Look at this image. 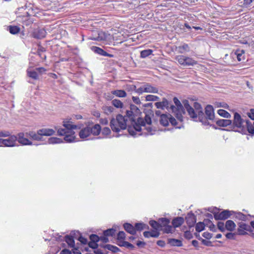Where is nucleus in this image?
<instances>
[{
    "instance_id": "4d7b16f0",
    "label": "nucleus",
    "mask_w": 254,
    "mask_h": 254,
    "mask_svg": "<svg viewBox=\"0 0 254 254\" xmlns=\"http://www.w3.org/2000/svg\"><path fill=\"white\" fill-rule=\"evenodd\" d=\"M101 131L104 135H109L111 133L110 129L108 127H104Z\"/></svg>"
},
{
    "instance_id": "680f3d73",
    "label": "nucleus",
    "mask_w": 254,
    "mask_h": 254,
    "mask_svg": "<svg viewBox=\"0 0 254 254\" xmlns=\"http://www.w3.org/2000/svg\"><path fill=\"white\" fill-rule=\"evenodd\" d=\"M10 135V133L8 131H0V137H5L9 136Z\"/></svg>"
},
{
    "instance_id": "412c9836",
    "label": "nucleus",
    "mask_w": 254,
    "mask_h": 254,
    "mask_svg": "<svg viewBox=\"0 0 254 254\" xmlns=\"http://www.w3.org/2000/svg\"><path fill=\"white\" fill-rule=\"evenodd\" d=\"M46 32L44 29H38L33 33L34 37L37 39H42L46 36Z\"/></svg>"
},
{
    "instance_id": "c03bdc74",
    "label": "nucleus",
    "mask_w": 254,
    "mask_h": 254,
    "mask_svg": "<svg viewBox=\"0 0 254 254\" xmlns=\"http://www.w3.org/2000/svg\"><path fill=\"white\" fill-rule=\"evenodd\" d=\"M9 31L12 34H16L20 31V28L16 26H9Z\"/></svg>"
},
{
    "instance_id": "338daca9",
    "label": "nucleus",
    "mask_w": 254,
    "mask_h": 254,
    "mask_svg": "<svg viewBox=\"0 0 254 254\" xmlns=\"http://www.w3.org/2000/svg\"><path fill=\"white\" fill-rule=\"evenodd\" d=\"M248 116L252 120L254 121V109H252L250 110V112L248 113Z\"/></svg>"
},
{
    "instance_id": "5fc2aeb1",
    "label": "nucleus",
    "mask_w": 254,
    "mask_h": 254,
    "mask_svg": "<svg viewBox=\"0 0 254 254\" xmlns=\"http://www.w3.org/2000/svg\"><path fill=\"white\" fill-rule=\"evenodd\" d=\"M23 24L26 26H29L33 23V20L28 18V16L23 17Z\"/></svg>"
},
{
    "instance_id": "7c9ffc66",
    "label": "nucleus",
    "mask_w": 254,
    "mask_h": 254,
    "mask_svg": "<svg viewBox=\"0 0 254 254\" xmlns=\"http://www.w3.org/2000/svg\"><path fill=\"white\" fill-rule=\"evenodd\" d=\"M185 66H193L197 64V62L192 58L185 56Z\"/></svg>"
},
{
    "instance_id": "c9c22d12",
    "label": "nucleus",
    "mask_w": 254,
    "mask_h": 254,
    "mask_svg": "<svg viewBox=\"0 0 254 254\" xmlns=\"http://www.w3.org/2000/svg\"><path fill=\"white\" fill-rule=\"evenodd\" d=\"M178 50L180 53L183 54L185 52H189L190 48L188 44H183L178 47Z\"/></svg>"
},
{
    "instance_id": "37998d69",
    "label": "nucleus",
    "mask_w": 254,
    "mask_h": 254,
    "mask_svg": "<svg viewBox=\"0 0 254 254\" xmlns=\"http://www.w3.org/2000/svg\"><path fill=\"white\" fill-rule=\"evenodd\" d=\"M124 117H126V119H127V118H128V119L131 121H134V113L131 110H127L126 111V115L125 116H123Z\"/></svg>"
},
{
    "instance_id": "6e6552de",
    "label": "nucleus",
    "mask_w": 254,
    "mask_h": 254,
    "mask_svg": "<svg viewBox=\"0 0 254 254\" xmlns=\"http://www.w3.org/2000/svg\"><path fill=\"white\" fill-rule=\"evenodd\" d=\"M204 116L205 118L206 119L205 121L208 123L206 124H204L205 125H210L209 121H211L212 122H215V115L214 113V109L212 106L209 105L206 106L205 109Z\"/></svg>"
},
{
    "instance_id": "72a5a7b5",
    "label": "nucleus",
    "mask_w": 254,
    "mask_h": 254,
    "mask_svg": "<svg viewBox=\"0 0 254 254\" xmlns=\"http://www.w3.org/2000/svg\"><path fill=\"white\" fill-rule=\"evenodd\" d=\"M102 110L104 111V113L106 115H109L113 113L115 109L113 107L111 106H103L102 108Z\"/></svg>"
},
{
    "instance_id": "58836bf2",
    "label": "nucleus",
    "mask_w": 254,
    "mask_h": 254,
    "mask_svg": "<svg viewBox=\"0 0 254 254\" xmlns=\"http://www.w3.org/2000/svg\"><path fill=\"white\" fill-rule=\"evenodd\" d=\"M104 248L113 253H117L120 251V250L117 247L110 244L106 245Z\"/></svg>"
},
{
    "instance_id": "393cba45",
    "label": "nucleus",
    "mask_w": 254,
    "mask_h": 254,
    "mask_svg": "<svg viewBox=\"0 0 254 254\" xmlns=\"http://www.w3.org/2000/svg\"><path fill=\"white\" fill-rule=\"evenodd\" d=\"M169 115L162 114L160 116V123L163 126H167L169 125Z\"/></svg>"
},
{
    "instance_id": "2f4dec72",
    "label": "nucleus",
    "mask_w": 254,
    "mask_h": 254,
    "mask_svg": "<svg viewBox=\"0 0 254 254\" xmlns=\"http://www.w3.org/2000/svg\"><path fill=\"white\" fill-rule=\"evenodd\" d=\"M168 243L173 246L180 247L182 245V241L175 239H170L168 240Z\"/></svg>"
},
{
    "instance_id": "4c0bfd02",
    "label": "nucleus",
    "mask_w": 254,
    "mask_h": 254,
    "mask_svg": "<svg viewBox=\"0 0 254 254\" xmlns=\"http://www.w3.org/2000/svg\"><path fill=\"white\" fill-rule=\"evenodd\" d=\"M158 221V223H160V227L161 229L162 227L167 226L170 223L169 220L166 218H160Z\"/></svg>"
},
{
    "instance_id": "0eeeda50",
    "label": "nucleus",
    "mask_w": 254,
    "mask_h": 254,
    "mask_svg": "<svg viewBox=\"0 0 254 254\" xmlns=\"http://www.w3.org/2000/svg\"><path fill=\"white\" fill-rule=\"evenodd\" d=\"M5 139L0 138V147H12L19 146L16 142L17 138L16 135L10 134Z\"/></svg>"
},
{
    "instance_id": "423d86ee",
    "label": "nucleus",
    "mask_w": 254,
    "mask_h": 254,
    "mask_svg": "<svg viewBox=\"0 0 254 254\" xmlns=\"http://www.w3.org/2000/svg\"><path fill=\"white\" fill-rule=\"evenodd\" d=\"M173 101L175 106L170 103V110L174 113V115L179 121L182 122L183 120V114L185 113L184 107L177 98L174 97Z\"/></svg>"
},
{
    "instance_id": "f3484780",
    "label": "nucleus",
    "mask_w": 254,
    "mask_h": 254,
    "mask_svg": "<svg viewBox=\"0 0 254 254\" xmlns=\"http://www.w3.org/2000/svg\"><path fill=\"white\" fill-rule=\"evenodd\" d=\"M89 130L90 134L98 135L101 131V126L99 124H96L92 127L89 126Z\"/></svg>"
},
{
    "instance_id": "ddd939ff",
    "label": "nucleus",
    "mask_w": 254,
    "mask_h": 254,
    "mask_svg": "<svg viewBox=\"0 0 254 254\" xmlns=\"http://www.w3.org/2000/svg\"><path fill=\"white\" fill-rule=\"evenodd\" d=\"M74 237H76V232L72 231L70 233V236L66 235L64 237L65 241L70 247L73 248L74 247Z\"/></svg>"
},
{
    "instance_id": "20e7f679",
    "label": "nucleus",
    "mask_w": 254,
    "mask_h": 254,
    "mask_svg": "<svg viewBox=\"0 0 254 254\" xmlns=\"http://www.w3.org/2000/svg\"><path fill=\"white\" fill-rule=\"evenodd\" d=\"M110 127L112 130L116 132L121 130L125 129L127 127V119L121 114L116 116V118H112L110 122Z\"/></svg>"
},
{
    "instance_id": "a878e982",
    "label": "nucleus",
    "mask_w": 254,
    "mask_h": 254,
    "mask_svg": "<svg viewBox=\"0 0 254 254\" xmlns=\"http://www.w3.org/2000/svg\"><path fill=\"white\" fill-rule=\"evenodd\" d=\"M124 228L127 233L131 235H134L135 234V229L130 223H125L124 225Z\"/></svg>"
},
{
    "instance_id": "774afa93",
    "label": "nucleus",
    "mask_w": 254,
    "mask_h": 254,
    "mask_svg": "<svg viewBox=\"0 0 254 254\" xmlns=\"http://www.w3.org/2000/svg\"><path fill=\"white\" fill-rule=\"evenodd\" d=\"M165 227V230H164L165 232H166V233H172V230H173V228L171 226L167 225V226H166Z\"/></svg>"
},
{
    "instance_id": "c756f323",
    "label": "nucleus",
    "mask_w": 254,
    "mask_h": 254,
    "mask_svg": "<svg viewBox=\"0 0 254 254\" xmlns=\"http://www.w3.org/2000/svg\"><path fill=\"white\" fill-rule=\"evenodd\" d=\"M236 227L235 223L231 220H227L225 223V228L228 231H233Z\"/></svg>"
},
{
    "instance_id": "69168bd1",
    "label": "nucleus",
    "mask_w": 254,
    "mask_h": 254,
    "mask_svg": "<svg viewBox=\"0 0 254 254\" xmlns=\"http://www.w3.org/2000/svg\"><path fill=\"white\" fill-rule=\"evenodd\" d=\"M88 246L90 248H91L93 249H96L98 246V245L96 242H91V241L88 243Z\"/></svg>"
},
{
    "instance_id": "3c124183",
    "label": "nucleus",
    "mask_w": 254,
    "mask_h": 254,
    "mask_svg": "<svg viewBox=\"0 0 254 254\" xmlns=\"http://www.w3.org/2000/svg\"><path fill=\"white\" fill-rule=\"evenodd\" d=\"M116 230L113 228L109 229L104 231L103 234L105 236H113L115 235Z\"/></svg>"
},
{
    "instance_id": "bf43d9fd",
    "label": "nucleus",
    "mask_w": 254,
    "mask_h": 254,
    "mask_svg": "<svg viewBox=\"0 0 254 254\" xmlns=\"http://www.w3.org/2000/svg\"><path fill=\"white\" fill-rule=\"evenodd\" d=\"M236 217L238 218L240 220H242L243 221H245L247 219V216L244 215V214L239 212L236 214Z\"/></svg>"
},
{
    "instance_id": "f8f14e48",
    "label": "nucleus",
    "mask_w": 254,
    "mask_h": 254,
    "mask_svg": "<svg viewBox=\"0 0 254 254\" xmlns=\"http://www.w3.org/2000/svg\"><path fill=\"white\" fill-rule=\"evenodd\" d=\"M45 71V69L43 67L36 68L35 69L31 70L28 69L27 72V75L30 77L34 79H37L38 78V72L42 73Z\"/></svg>"
},
{
    "instance_id": "9d476101",
    "label": "nucleus",
    "mask_w": 254,
    "mask_h": 254,
    "mask_svg": "<svg viewBox=\"0 0 254 254\" xmlns=\"http://www.w3.org/2000/svg\"><path fill=\"white\" fill-rule=\"evenodd\" d=\"M238 225V233L239 235H244L247 234V232L252 231L251 226L244 222H241L239 223Z\"/></svg>"
},
{
    "instance_id": "dca6fc26",
    "label": "nucleus",
    "mask_w": 254,
    "mask_h": 254,
    "mask_svg": "<svg viewBox=\"0 0 254 254\" xmlns=\"http://www.w3.org/2000/svg\"><path fill=\"white\" fill-rule=\"evenodd\" d=\"M216 124L220 127H226L227 126H230L232 127V120L227 119H220L215 121Z\"/></svg>"
},
{
    "instance_id": "a18cd8bd",
    "label": "nucleus",
    "mask_w": 254,
    "mask_h": 254,
    "mask_svg": "<svg viewBox=\"0 0 254 254\" xmlns=\"http://www.w3.org/2000/svg\"><path fill=\"white\" fill-rule=\"evenodd\" d=\"M75 239H77L83 244H86L87 243V239L83 237L79 233V232H76V237H74Z\"/></svg>"
},
{
    "instance_id": "9b49d317",
    "label": "nucleus",
    "mask_w": 254,
    "mask_h": 254,
    "mask_svg": "<svg viewBox=\"0 0 254 254\" xmlns=\"http://www.w3.org/2000/svg\"><path fill=\"white\" fill-rule=\"evenodd\" d=\"M17 141L22 145H31L32 142L25 137L26 134L23 132L18 133L17 135Z\"/></svg>"
},
{
    "instance_id": "8fccbe9b",
    "label": "nucleus",
    "mask_w": 254,
    "mask_h": 254,
    "mask_svg": "<svg viewBox=\"0 0 254 254\" xmlns=\"http://www.w3.org/2000/svg\"><path fill=\"white\" fill-rule=\"evenodd\" d=\"M146 227H148V226L146 225L144 223H137L135 225L134 228L135 229V232L136 231H141L146 228Z\"/></svg>"
},
{
    "instance_id": "c85d7f7f",
    "label": "nucleus",
    "mask_w": 254,
    "mask_h": 254,
    "mask_svg": "<svg viewBox=\"0 0 254 254\" xmlns=\"http://www.w3.org/2000/svg\"><path fill=\"white\" fill-rule=\"evenodd\" d=\"M111 93L118 97H125L127 96V93L125 91L123 90H115L111 91Z\"/></svg>"
},
{
    "instance_id": "79ce46f5",
    "label": "nucleus",
    "mask_w": 254,
    "mask_h": 254,
    "mask_svg": "<svg viewBox=\"0 0 254 254\" xmlns=\"http://www.w3.org/2000/svg\"><path fill=\"white\" fill-rule=\"evenodd\" d=\"M62 142H63V140L58 137H52L48 139V143L49 144L60 143Z\"/></svg>"
},
{
    "instance_id": "7ed1b4c3",
    "label": "nucleus",
    "mask_w": 254,
    "mask_h": 254,
    "mask_svg": "<svg viewBox=\"0 0 254 254\" xmlns=\"http://www.w3.org/2000/svg\"><path fill=\"white\" fill-rule=\"evenodd\" d=\"M232 128L233 129H240L241 130L247 128L248 132L253 134L254 133V127L249 120H245L242 118L241 115L237 112H235L234 115V119L232 121Z\"/></svg>"
},
{
    "instance_id": "0e129e2a",
    "label": "nucleus",
    "mask_w": 254,
    "mask_h": 254,
    "mask_svg": "<svg viewBox=\"0 0 254 254\" xmlns=\"http://www.w3.org/2000/svg\"><path fill=\"white\" fill-rule=\"evenodd\" d=\"M125 233L124 231H120L117 235L118 240H124L125 238Z\"/></svg>"
},
{
    "instance_id": "ea45409f",
    "label": "nucleus",
    "mask_w": 254,
    "mask_h": 254,
    "mask_svg": "<svg viewBox=\"0 0 254 254\" xmlns=\"http://www.w3.org/2000/svg\"><path fill=\"white\" fill-rule=\"evenodd\" d=\"M111 103L112 105L117 108H122L124 106L123 103L118 99H114Z\"/></svg>"
},
{
    "instance_id": "aec40b11",
    "label": "nucleus",
    "mask_w": 254,
    "mask_h": 254,
    "mask_svg": "<svg viewBox=\"0 0 254 254\" xmlns=\"http://www.w3.org/2000/svg\"><path fill=\"white\" fill-rule=\"evenodd\" d=\"M55 132V130L51 128H42L38 130L39 134H41V136H51L53 135Z\"/></svg>"
},
{
    "instance_id": "052dcab7",
    "label": "nucleus",
    "mask_w": 254,
    "mask_h": 254,
    "mask_svg": "<svg viewBox=\"0 0 254 254\" xmlns=\"http://www.w3.org/2000/svg\"><path fill=\"white\" fill-rule=\"evenodd\" d=\"M144 122L145 124H147L148 125V127H150L151 124V119L150 116L148 115H145Z\"/></svg>"
},
{
    "instance_id": "b1692460",
    "label": "nucleus",
    "mask_w": 254,
    "mask_h": 254,
    "mask_svg": "<svg viewBox=\"0 0 254 254\" xmlns=\"http://www.w3.org/2000/svg\"><path fill=\"white\" fill-rule=\"evenodd\" d=\"M145 90L146 93H157L158 92V89L155 86H152L149 83H145Z\"/></svg>"
},
{
    "instance_id": "49530a36",
    "label": "nucleus",
    "mask_w": 254,
    "mask_h": 254,
    "mask_svg": "<svg viewBox=\"0 0 254 254\" xmlns=\"http://www.w3.org/2000/svg\"><path fill=\"white\" fill-rule=\"evenodd\" d=\"M149 224L153 228L156 230V231L161 229L160 227V223H158V221L150 220L149 221Z\"/></svg>"
},
{
    "instance_id": "473e14b6",
    "label": "nucleus",
    "mask_w": 254,
    "mask_h": 254,
    "mask_svg": "<svg viewBox=\"0 0 254 254\" xmlns=\"http://www.w3.org/2000/svg\"><path fill=\"white\" fill-rule=\"evenodd\" d=\"M118 245L120 247L127 248L131 250H133L135 248L133 245L127 241L121 242L118 244Z\"/></svg>"
},
{
    "instance_id": "4468645a",
    "label": "nucleus",
    "mask_w": 254,
    "mask_h": 254,
    "mask_svg": "<svg viewBox=\"0 0 254 254\" xmlns=\"http://www.w3.org/2000/svg\"><path fill=\"white\" fill-rule=\"evenodd\" d=\"M157 108L163 109L166 108L168 110H170V103L165 98H163L162 102H158L155 103Z\"/></svg>"
},
{
    "instance_id": "de8ad7c7",
    "label": "nucleus",
    "mask_w": 254,
    "mask_h": 254,
    "mask_svg": "<svg viewBox=\"0 0 254 254\" xmlns=\"http://www.w3.org/2000/svg\"><path fill=\"white\" fill-rule=\"evenodd\" d=\"M176 60L181 65L185 66V56L178 55L175 58Z\"/></svg>"
},
{
    "instance_id": "39448f33",
    "label": "nucleus",
    "mask_w": 254,
    "mask_h": 254,
    "mask_svg": "<svg viewBox=\"0 0 254 254\" xmlns=\"http://www.w3.org/2000/svg\"><path fill=\"white\" fill-rule=\"evenodd\" d=\"M137 122L138 124H136L133 128H129L128 129V132L132 136H135V131H140L142 130V127H144V129H146L147 132H145L144 133L146 135H152L154 134L155 130H153L151 127H146L145 126V123L144 120L141 119H139L138 120Z\"/></svg>"
},
{
    "instance_id": "cd10ccee",
    "label": "nucleus",
    "mask_w": 254,
    "mask_h": 254,
    "mask_svg": "<svg viewBox=\"0 0 254 254\" xmlns=\"http://www.w3.org/2000/svg\"><path fill=\"white\" fill-rule=\"evenodd\" d=\"M143 235L145 238H157L159 236V233L155 230L152 231H145L143 233Z\"/></svg>"
},
{
    "instance_id": "4be33fe9",
    "label": "nucleus",
    "mask_w": 254,
    "mask_h": 254,
    "mask_svg": "<svg viewBox=\"0 0 254 254\" xmlns=\"http://www.w3.org/2000/svg\"><path fill=\"white\" fill-rule=\"evenodd\" d=\"M91 49L95 53H97V54H98L99 55H100L101 56H107V57H113L112 55L108 54L106 52H105L102 49H101V48H100L99 47L93 46V47H91Z\"/></svg>"
},
{
    "instance_id": "e2e57ef3",
    "label": "nucleus",
    "mask_w": 254,
    "mask_h": 254,
    "mask_svg": "<svg viewBox=\"0 0 254 254\" xmlns=\"http://www.w3.org/2000/svg\"><path fill=\"white\" fill-rule=\"evenodd\" d=\"M216 105L217 107H222L226 109H229V105L225 102L217 103Z\"/></svg>"
},
{
    "instance_id": "a19ab883",
    "label": "nucleus",
    "mask_w": 254,
    "mask_h": 254,
    "mask_svg": "<svg viewBox=\"0 0 254 254\" xmlns=\"http://www.w3.org/2000/svg\"><path fill=\"white\" fill-rule=\"evenodd\" d=\"M153 51L151 49H147L140 52V57L145 58L152 54Z\"/></svg>"
},
{
    "instance_id": "864d4df0",
    "label": "nucleus",
    "mask_w": 254,
    "mask_h": 254,
    "mask_svg": "<svg viewBox=\"0 0 254 254\" xmlns=\"http://www.w3.org/2000/svg\"><path fill=\"white\" fill-rule=\"evenodd\" d=\"M146 100L148 101H158L159 99V98L155 95H148L145 97Z\"/></svg>"
},
{
    "instance_id": "1a4fd4ad",
    "label": "nucleus",
    "mask_w": 254,
    "mask_h": 254,
    "mask_svg": "<svg viewBox=\"0 0 254 254\" xmlns=\"http://www.w3.org/2000/svg\"><path fill=\"white\" fill-rule=\"evenodd\" d=\"M210 212L214 213V217L215 220H225L228 219L232 215L233 211L228 210H224L222 212L216 213L213 212L210 209H208Z\"/></svg>"
},
{
    "instance_id": "f257e3e1",
    "label": "nucleus",
    "mask_w": 254,
    "mask_h": 254,
    "mask_svg": "<svg viewBox=\"0 0 254 254\" xmlns=\"http://www.w3.org/2000/svg\"><path fill=\"white\" fill-rule=\"evenodd\" d=\"M63 126L64 128H61L58 126L55 127V129L57 130L58 134L60 136H64V140L66 142H75L76 136L73 129L77 128V126L73 125L70 121H64Z\"/></svg>"
},
{
    "instance_id": "6e6d98bb",
    "label": "nucleus",
    "mask_w": 254,
    "mask_h": 254,
    "mask_svg": "<svg viewBox=\"0 0 254 254\" xmlns=\"http://www.w3.org/2000/svg\"><path fill=\"white\" fill-rule=\"evenodd\" d=\"M217 227L221 232H224L226 230L225 225H224V222H218L217 223Z\"/></svg>"
},
{
    "instance_id": "f03ea898",
    "label": "nucleus",
    "mask_w": 254,
    "mask_h": 254,
    "mask_svg": "<svg viewBox=\"0 0 254 254\" xmlns=\"http://www.w3.org/2000/svg\"><path fill=\"white\" fill-rule=\"evenodd\" d=\"M183 104L190 118L194 121H197L198 119L203 124H208L205 121L204 114L202 112V109L200 104L197 102L194 103V109L190 105L187 100L184 101Z\"/></svg>"
},
{
    "instance_id": "e433bc0d",
    "label": "nucleus",
    "mask_w": 254,
    "mask_h": 254,
    "mask_svg": "<svg viewBox=\"0 0 254 254\" xmlns=\"http://www.w3.org/2000/svg\"><path fill=\"white\" fill-rule=\"evenodd\" d=\"M217 113L220 116H222L224 118L229 119L231 118V115L226 111L223 109H219L217 111Z\"/></svg>"
},
{
    "instance_id": "bb28decb",
    "label": "nucleus",
    "mask_w": 254,
    "mask_h": 254,
    "mask_svg": "<svg viewBox=\"0 0 254 254\" xmlns=\"http://www.w3.org/2000/svg\"><path fill=\"white\" fill-rule=\"evenodd\" d=\"M184 222V219L182 217H178L174 218L172 221V224L174 227L176 228L180 226Z\"/></svg>"
},
{
    "instance_id": "13d9d810",
    "label": "nucleus",
    "mask_w": 254,
    "mask_h": 254,
    "mask_svg": "<svg viewBox=\"0 0 254 254\" xmlns=\"http://www.w3.org/2000/svg\"><path fill=\"white\" fill-rule=\"evenodd\" d=\"M90 239L91 242L97 243L99 240V237L97 235L92 234L90 236Z\"/></svg>"
},
{
    "instance_id": "a211bd4d",
    "label": "nucleus",
    "mask_w": 254,
    "mask_h": 254,
    "mask_svg": "<svg viewBox=\"0 0 254 254\" xmlns=\"http://www.w3.org/2000/svg\"><path fill=\"white\" fill-rule=\"evenodd\" d=\"M90 135L89 126L82 128L79 132V136L82 139H85Z\"/></svg>"
},
{
    "instance_id": "5701e85b",
    "label": "nucleus",
    "mask_w": 254,
    "mask_h": 254,
    "mask_svg": "<svg viewBox=\"0 0 254 254\" xmlns=\"http://www.w3.org/2000/svg\"><path fill=\"white\" fill-rule=\"evenodd\" d=\"M26 136H29L32 139L37 141H40L42 140V136L41 134H39L38 130H37V133L34 131H29L28 132H26L25 133Z\"/></svg>"
},
{
    "instance_id": "6ab92c4d",
    "label": "nucleus",
    "mask_w": 254,
    "mask_h": 254,
    "mask_svg": "<svg viewBox=\"0 0 254 254\" xmlns=\"http://www.w3.org/2000/svg\"><path fill=\"white\" fill-rule=\"evenodd\" d=\"M107 38V35L103 31H99L98 33V36L95 37H91L89 39L93 40L102 41H105Z\"/></svg>"
},
{
    "instance_id": "09e8293b",
    "label": "nucleus",
    "mask_w": 254,
    "mask_h": 254,
    "mask_svg": "<svg viewBox=\"0 0 254 254\" xmlns=\"http://www.w3.org/2000/svg\"><path fill=\"white\" fill-rule=\"evenodd\" d=\"M133 88L135 92L138 94H141L145 92L144 83L138 88H136V86H134Z\"/></svg>"
},
{
    "instance_id": "2eb2a0df",
    "label": "nucleus",
    "mask_w": 254,
    "mask_h": 254,
    "mask_svg": "<svg viewBox=\"0 0 254 254\" xmlns=\"http://www.w3.org/2000/svg\"><path fill=\"white\" fill-rule=\"evenodd\" d=\"M187 223L190 227H193L196 223V217L193 213H189L186 217Z\"/></svg>"
},
{
    "instance_id": "603ef678",
    "label": "nucleus",
    "mask_w": 254,
    "mask_h": 254,
    "mask_svg": "<svg viewBox=\"0 0 254 254\" xmlns=\"http://www.w3.org/2000/svg\"><path fill=\"white\" fill-rule=\"evenodd\" d=\"M204 223L199 222L196 224L195 230L197 232H200L204 229Z\"/></svg>"
},
{
    "instance_id": "f704fd0d",
    "label": "nucleus",
    "mask_w": 254,
    "mask_h": 254,
    "mask_svg": "<svg viewBox=\"0 0 254 254\" xmlns=\"http://www.w3.org/2000/svg\"><path fill=\"white\" fill-rule=\"evenodd\" d=\"M244 53L245 52L243 50H238L235 52V54L237 56V60L238 61L241 62L244 60Z\"/></svg>"
}]
</instances>
